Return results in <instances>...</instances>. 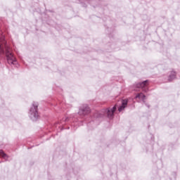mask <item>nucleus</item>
I'll return each instance as SVG.
<instances>
[{
    "label": "nucleus",
    "instance_id": "obj_1",
    "mask_svg": "<svg viewBox=\"0 0 180 180\" xmlns=\"http://www.w3.org/2000/svg\"><path fill=\"white\" fill-rule=\"evenodd\" d=\"M5 50L8 63L9 64H15L16 59L15 58V56H13V54H12V52H11V48L6 45H2V44L0 42V53H4Z\"/></svg>",
    "mask_w": 180,
    "mask_h": 180
},
{
    "label": "nucleus",
    "instance_id": "obj_2",
    "mask_svg": "<svg viewBox=\"0 0 180 180\" xmlns=\"http://www.w3.org/2000/svg\"><path fill=\"white\" fill-rule=\"evenodd\" d=\"M30 115L31 119L36 120L39 117V113L37 112V103H34L32 107L30 110Z\"/></svg>",
    "mask_w": 180,
    "mask_h": 180
},
{
    "label": "nucleus",
    "instance_id": "obj_3",
    "mask_svg": "<svg viewBox=\"0 0 180 180\" xmlns=\"http://www.w3.org/2000/svg\"><path fill=\"white\" fill-rule=\"evenodd\" d=\"M89 112H91L89 107H88V105H84L79 109V115H87V113H89Z\"/></svg>",
    "mask_w": 180,
    "mask_h": 180
},
{
    "label": "nucleus",
    "instance_id": "obj_4",
    "mask_svg": "<svg viewBox=\"0 0 180 180\" xmlns=\"http://www.w3.org/2000/svg\"><path fill=\"white\" fill-rule=\"evenodd\" d=\"M115 111H116V105L111 109H108L107 110L108 117L110 118L112 117L113 116V113H115Z\"/></svg>",
    "mask_w": 180,
    "mask_h": 180
},
{
    "label": "nucleus",
    "instance_id": "obj_5",
    "mask_svg": "<svg viewBox=\"0 0 180 180\" xmlns=\"http://www.w3.org/2000/svg\"><path fill=\"white\" fill-rule=\"evenodd\" d=\"M126 106H127V100H122V105L118 108L119 112H122V110H123Z\"/></svg>",
    "mask_w": 180,
    "mask_h": 180
},
{
    "label": "nucleus",
    "instance_id": "obj_6",
    "mask_svg": "<svg viewBox=\"0 0 180 180\" xmlns=\"http://www.w3.org/2000/svg\"><path fill=\"white\" fill-rule=\"evenodd\" d=\"M147 85H148V81H145V82H143L142 83H139L137 85V87L138 88H144V86H147Z\"/></svg>",
    "mask_w": 180,
    "mask_h": 180
},
{
    "label": "nucleus",
    "instance_id": "obj_7",
    "mask_svg": "<svg viewBox=\"0 0 180 180\" xmlns=\"http://www.w3.org/2000/svg\"><path fill=\"white\" fill-rule=\"evenodd\" d=\"M136 98L140 99L141 101H144V99H146V96H144L143 93H141L136 96Z\"/></svg>",
    "mask_w": 180,
    "mask_h": 180
},
{
    "label": "nucleus",
    "instance_id": "obj_8",
    "mask_svg": "<svg viewBox=\"0 0 180 180\" xmlns=\"http://www.w3.org/2000/svg\"><path fill=\"white\" fill-rule=\"evenodd\" d=\"M0 155L1 157H3V158H4L5 160H6V154H5V153H4V151L0 150Z\"/></svg>",
    "mask_w": 180,
    "mask_h": 180
},
{
    "label": "nucleus",
    "instance_id": "obj_9",
    "mask_svg": "<svg viewBox=\"0 0 180 180\" xmlns=\"http://www.w3.org/2000/svg\"><path fill=\"white\" fill-rule=\"evenodd\" d=\"M170 81H172V79H175V72H173L172 75L169 77Z\"/></svg>",
    "mask_w": 180,
    "mask_h": 180
}]
</instances>
